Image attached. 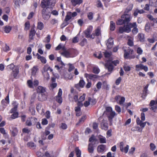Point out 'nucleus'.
<instances>
[{
	"label": "nucleus",
	"instance_id": "obj_60",
	"mask_svg": "<svg viewBox=\"0 0 157 157\" xmlns=\"http://www.w3.org/2000/svg\"><path fill=\"white\" fill-rule=\"evenodd\" d=\"M85 94H83L82 96L80 97L78 100V101L82 102L85 100Z\"/></svg>",
	"mask_w": 157,
	"mask_h": 157
},
{
	"label": "nucleus",
	"instance_id": "obj_35",
	"mask_svg": "<svg viewBox=\"0 0 157 157\" xmlns=\"http://www.w3.org/2000/svg\"><path fill=\"white\" fill-rule=\"evenodd\" d=\"M94 56L99 59H101L102 57V54L100 52H96L94 54Z\"/></svg>",
	"mask_w": 157,
	"mask_h": 157
},
{
	"label": "nucleus",
	"instance_id": "obj_58",
	"mask_svg": "<svg viewBox=\"0 0 157 157\" xmlns=\"http://www.w3.org/2000/svg\"><path fill=\"white\" fill-rule=\"evenodd\" d=\"M102 53L104 54L105 57H109L111 56V53L106 51L105 52H103Z\"/></svg>",
	"mask_w": 157,
	"mask_h": 157
},
{
	"label": "nucleus",
	"instance_id": "obj_10",
	"mask_svg": "<svg viewBox=\"0 0 157 157\" xmlns=\"http://www.w3.org/2000/svg\"><path fill=\"white\" fill-rule=\"evenodd\" d=\"M62 94V91L61 88L59 90L58 95L55 97L56 101L59 104H61L62 102V98L61 97Z\"/></svg>",
	"mask_w": 157,
	"mask_h": 157
},
{
	"label": "nucleus",
	"instance_id": "obj_44",
	"mask_svg": "<svg viewBox=\"0 0 157 157\" xmlns=\"http://www.w3.org/2000/svg\"><path fill=\"white\" fill-rule=\"evenodd\" d=\"M65 48L64 46L63 45L61 44H60L56 48V50H59L60 49H62V50L63 51V48Z\"/></svg>",
	"mask_w": 157,
	"mask_h": 157
},
{
	"label": "nucleus",
	"instance_id": "obj_12",
	"mask_svg": "<svg viewBox=\"0 0 157 157\" xmlns=\"http://www.w3.org/2000/svg\"><path fill=\"white\" fill-rule=\"evenodd\" d=\"M140 70H143L145 72H147L148 70V68L146 66H144L141 64L136 65V70L139 71Z\"/></svg>",
	"mask_w": 157,
	"mask_h": 157
},
{
	"label": "nucleus",
	"instance_id": "obj_2",
	"mask_svg": "<svg viewBox=\"0 0 157 157\" xmlns=\"http://www.w3.org/2000/svg\"><path fill=\"white\" fill-rule=\"evenodd\" d=\"M105 112L109 120L110 121H112L113 118L116 115L115 111H113L111 107H108L106 108Z\"/></svg>",
	"mask_w": 157,
	"mask_h": 157
},
{
	"label": "nucleus",
	"instance_id": "obj_20",
	"mask_svg": "<svg viewBox=\"0 0 157 157\" xmlns=\"http://www.w3.org/2000/svg\"><path fill=\"white\" fill-rule=\"evenodd\" d=\"M132 25L133 27H132V28H133L132 30V32L133 34H136L138 32V29L137 28V25L136 22L133 23Z\"/></svg>",
	"mask_w": 157,
	"mask_h": 157
},
{
	"label": "nucleus",
	"instance_id": "obj_29",
	"mask_svg": "<svg viewBox=\"0 0 157 157\" xmlns=\"http://www.w3.org/2000/svg\"><path fill=\"white\" fill-rule=\"evenodd\" d=\"M86 118V115L83 116L82 117L79 119V121L77 123L76 125H78L80 124L83 123Z\"/></svg>",
	"mask_w": 157,
	"mask_h": 157
},
{
	"label": "nucleus",
	"instance_id": "obj_42",
	"mask_svg": "<svg viewBox=\"0 0 157 157\" xmlns=\"http://www.w3.org/2000/svg\"><path fill=\"white\" fill-rule=\"evenodd\" d=\"M44 28V24L41 22H39L37 24V28L40 30H42Z\"/></svg>",
	"mask_w": 157,
	"mask_h": 157
},
{
	"label": "nucleus",
	"instance_id": "obj_45",
	"mask_svg": "<svg viewBox=\"0 0 157 157\" xmlns=\"http://www.w3.org/2000/svg\"><path fill=\"white\" fill-rule=\"evenodd\" d=\"M100 69L97 67H94L93 68V72L95 74H98L100 72Z\"/></svg>",
	"mask_w": 157,
	"mask_h": 157
},
{
	"label": "nucleus",
	"instance_id": "obj_54",
	"mask_svg": "<svg viewBox=\"0 0 157 157\" xmlns=\"http://www.w3.org/2000/svg\"><path fill=\"white\" fill-rule=\"evenodd\" d=\"M87 40L86 39L84 38L82 41L81 42L80 44L82 46H84V45L87 44Z\"/></svg>",
	"mask_w": 157,
	"mask_h": 157
},
{
	"label": "nucleus",
	"instance_id": "obj_30",
	"mask_svg": "<svg viewBox=\"0 0 157 157\" xmlns=\"http://www.w3.org/2000/svg\"><path fill=\"white\" fill-rule=\"evenodd\" d=\"M44 78L47 80L50 79L49 75L48 72H42Z\"/></svg>",
	"mask_w": 157,
	"mask_h": 157
},
{
	"label": "nucleus",
	"instance_id": "obj_15",
	"mask_svg": "<svg viewBox=\"0 0 157 157\" xmlns=\"http://www.w3.org/2000/svg\"><path fill=\"white\" fill-rule=\"evenodd\" d=\"M85 84V82L83 80H80L78 83L75 85V87L77 89L79 90L80 88H83Z\"/></svg>",
	"mask_w": 157,
	"mask_h": 157
},
{
	"label": "nucleus",
	"instance_id": "obj_3",
	"mask_svg": "<svg viewBox=\"0 0 157 157\" xmlns=\"http://www.w3.org/2000/svg\"><path fill=\"white\" fill-rule=\"evenodd\" d=\"M133 23H128L126 25H124L123 27H120L119 29V32L122 33L124 32L128 33L131 31V29L133 27Z\"/></svg>",
	"mask_w": 157,
	"mask_h": 157
},
{
	"label": "nucleus",
	"instance_id": "obj_50",
	"mask_svg": "<svg viewBox=\"0 0 157 157\" xmlns=\"http://www.w3.org/2000/svg\"><path fill=\"white\" fill-rule=\"evenodd\" d=\"M18 114L17 112L14 113L11 115L10 117L13 119H15L17 117Z\"/></svg>",
	"mask_w": 157,
	"mask_h": 157
},
{
	"label": "nucleus",
	"instance_id": "obj_26",
	"mask_svg": "<svg viewBox=\"0 0 157 157\" xmlns=\"http://www.w3.org/2000/svg\"><path fill=\"white\" fill-rule=\"evenodd\" d=\"M133 8V5L132 4L128 5L126 9L124 14H128V13L132 10Z\"/></svg>",
	"mask_w": 157,
	"mask_h": 157
},
{
	"label": "nucleus",
	"instance_id": "obj_63",
	"mask_svg": "<svg viewBox=\"0 0 157 157\" xmlns=\"http://www.w3.org/2000/svg\"><path fill=\"white\" fill-rule=\"evenodd\" d=\"M30 24L29 22H27L25 24V29L28 30L29 28Z\"/></svg>",
	"mask_w": 157,
	"mask_h": 157
},
{
	"label": "nucleus",
	"instance_id": "obj_1",
	"mask_svg": "<svg viewBox=\"0 0 157 157\" xmlns=\"http://www.w3.org/2000/svg\"><path fill=\"white\" fill-rule=\"evenodd\" d=\"M63 51L61 52V54L66 58L73 57H74L73 54L74 52V50L72 49H67L66 48H63Z\"/></svg>",
	"mask_w": 157,
	"mask_h": 157
},
{
	"label": "nucleus",
	"instance_id": "obj_11",
	"mask_svg": "<svg viewBox=\"0 0 157 157\" xmlns=\"http://www.w3.org/2000/svg\"><path fill=\"white\" fill-rule=\"evenodd\" d=\"M124 144L123 142H121L120 143V147L121 151L122 152H124L125 153H127L128 151L129 146L128 145H127L124 146Z\"/></svg>",
	"mask_w": 157,
	"mask_h": 157
},
{
	"label": "nucleus",
	"instance_id": "obj_38",
	"mask_svg": "<svg viewBox=\"0 0 157 157\" xmlns=\"http://www.w3.org/2000/svg\"><path fill=\"white\" fill-rule=\"evenodd\" d=\"M89 152L90 153H93L94 151V148L93 147V144H89L88 148Z\"/></svg>",
	"mask_w": 157,
	"mask_h": 157
},
{
	"label": "nucleus",
	"instance_id": "obj_33",
	"mask_svg": "<svg viewBox=\"0 0 157 157\" xmlns=\"http://www.w3.org/2000/svg\"><path fill=\"white\" fill-rule=\"evenodd\" d=\"M110 30L111 31L114 30L115 28V24L113 21H111L110 22Z\"/></svg>",
	"mask_w": 157,
	"mask_h": 157
},
{
	"label": "nucleus",
	"instance_id": "obj_27",
	"mask_svg": "<svg viewBox=\"0 0 157 157\" xmlns=\"http://www.w3.org/2000/svg\"><path fill=\"white\" fill-rule=\"evenodd\" d=\"M144 11L143 10H139L136 9L134 11L133 15L134 16L136 17L138 14V13L141 14L144 13Z\"/></svg>",
	"mask_w": 157,
	"mask_h": 157
},
{
	"label": "nucleus",
	"instance_id": "obj_49",
	"mask_svg": "<svg viewBox=\"0 0 157 157\" xmlns=\"http://www.w3.org/2000/svg\"><path fill=\"white\" fill-rule=\"evenodd\" d=\"M123 67L124 71H129L131 70L130 67L127 65H124Z\"/></svg>",
	"mask_w": 157,
	"mask_h": 157
},
{
	"label": "nucleus",
	"instance_id": "obj_6",
	"mask_svg": "<svg viewBox=\"0 0 157 157\" xmlns=\"http://www.w3.org/2000/svg\"><path fill=\"white\" fill-rule=\"evenodd\" d=\"M48 8H44L42 10L43 18L45 20H48L50 17V12L48 10Z\"/></svg>",
	"mask_w": 157,
	"mask_h": 157
},
{
	"label": "nucleus",
	"instance_id": "obj_9",
	"mask_svg": "<svg viewBox=\"0 0 157 157\" xmlns=\"http://www.w3.org/2000/svg\"><path fill=\"white\" fill-rule=\"evenodd\" d=\"M77 14V13L75 12L72 13L71 12H68L67 13L64 21L66 22H67L72 17H75Z\"/></svg>",
	"mask_w": 157,
	"mask_h": 157
},
{
	"label": "nucleus",
	"instance_id": "obj_53",
	"mask_svg": "<svg viewBox=\"0 0 157 157\" xmlns=\"http://www.w3.org/2000/svg\"><path fill=\"white\" fill-rule=\"evenodd\" d=\"M117 24L118 25H121L125 23L123 19H119L117 21Z\"/></svg>",
	"mask_w": 157,
	"mask_h": 157
},
{
	"label": "nucleus",
	"instance_id": "obj_19",
	"mask_svg": "<svg viewBox=\"0 0 157 157\" xmlns=\"http://www.w3.org/2000/svg\"><path fill=\"white\" fill-rule=\"evenodd\" d=\"M50 0H46L44 2L42 1L41 2L40 6L44 8H46V7L48 6L50 4Z\"/></svg>",
	"mask_w": 157,
	"mask_h": 157
},
{
	"label": "nucleus",
	"instance_id": "obj_52",
	"mask_svg": "<svg viewBox=\"0 0 157 157\" xmlns=\"http://www.w3.org/2000/svg\"><path fill=\"white\" fill-rule=\"evenodd\" d=\"M12 133L13 136H16L18 133V130L17 128H15L12 131Z\"/></svg>",
	"mask_w": 157,
	"mask_h": 157
},
{
	"label": "nucleus",
	"instance_id": "obj_48",
	"mask_svg": "<svg viewBox=\"0 0 157 157\" xmlns=\"http://www.w3.org/2000/svg\"><path fill=\"white\" fill-rule=\"evenodd\" d=\"M87 17L89 20H91L93 18V14L92 12H90L87 14Z\"/></svg>",
	"mask_w": 157,
	"mask_h": 157
},
{
	"label": "nucleus",
	"instance_id": "obj_13",
	"mask_svg": "<svg viewBox=\"0 0 157 157\" xmlns=\"http://www.w3.org/2000/svg\"><path fill=\"white\" fill-rule=\"evenodd\" d=\"M122 18L124 19V23H128L130 21L131 19V14H124L121 17Z\"/></svg>",
	"mask_w": 157,
	"mask_h": 157
},
{
	"label": "nucleus",
	"instance_id": "obj_64",
	"mask_svg": "<svg viewBox=\"0 0 157 157\" xmlns=\"http://www.w3.org/2000/svg\"><path fill=\"white\" fill-rule=\"evenodd\" d=\"M48 66L47 65H45L43 68V71L42 72H47L48 71Z\"/></svg>",
	"mask_w": 157,
	"mask_h": 157
},
{
	"label": "nucleus",
	"instance_id": "obj_21",
	"mask_svg": "<svg viewBox=\"0 0 157 157\" xmlns=\"http://www.w3.org/2000/svg\"><path fill=\"white\" fill-rule=\"evenodd\" d=\"M133 52V50L131 49H128V50L127 51L126 50L124 51V56L125 58H128V56L130 54H132Z\"/></svg>",
	"mask_w": 157,
	"mask_h": 157
},
{
	"label": "nucleus",
	"instance_id": "obj_62",
	"mask_svg": "<svg viewBox=\"0 0 157 157\" xmlns=\"http://www.w3.org/2000/svg\"><path fill=\"white\" fill-rule=\"evenodd\" d=\"M27 83L28 86L30 88L33 87V83L31 80H29L27 81Z\"/></svg>",
	"mask_w": 157,
	"mask_h": 157
},
{
	"label": "nucleus",
	"instance_id": "obj_8",
	"mask_svg": "<svg viewBox=\"0 0 157 157\" xmlns=\"http://www.w3.org/2000/svg\"><path fill=\"white\" fill-rule=\"evenodd\" d=\"M37 121V119L34 117L28 118L26 122V124L29 126H31L33 124H35Z\"/></svg>",
	"mask_w": 157,
	"mask_h": 157
},
{
	"label": "nucleus",
	"instance_id": "obj_61",
	"mask_svg": "<svg viewBox=\"0 0 157 157\" xmlns=\"http://www.w3.org/2000/svg\"><path fill=\"white\" fill-rule=\"evenodd\" d=\"M96 3L97 7L101 8L103 6L100 1L98 0L97 1Z\"/></svg>",
	"mask_w": 157,
	"mask_h": 157
},
{
	"label": "nucleus",
	"instance_id": "obj_39",
	"mask_svg": "<svg viewBox=\"0 0 157 157\" xmlns=\"http://www.w3.org/2000/svg\"><path fill=\"white\" fill-rule=\"evenodd\" d=\"M138 36L140 41L143 42L144 41V37L143 34L139 33L138 35Z\"/></svg>",
	"mask_w": 157,
	"mask_h": 157
},
{
	"label": "nucleus",
	"instance_id": "obj_5",
	"mask_svg": "<svg viewBox=\"0 0 157 157\" xmlns=\"http://www.w3.org/2000/svg\"><path fill=\"white\" fill-rule=\"evenodd\" d=\"M71 93L68 95L69 99L70 101L77 102L78 100V95L76 93L74 90L72 88L71 90Z\"/></svg>",
	"mask_w": 157,
	"mask_h": 157
},
{
	"label": "nucleus",
	"instance_id": "obj_24",
	"mask_svg": "<svg viewBox=\"0 0 157 157\" xmlns=\"http://www.w3.org/2000/svg\"><path fill=\"white\" fill-rule=\"evenodd\" d=\"M82 2V0H71V2L73 6L79 5Z\"/></svg>",
	"mask_w": 157,
	"mask_h": 157
},
{
	"label": "nucleus",
	"instance_id": "obj_57",
	"mask_svg": "<svg viewBox=\"0 0 157 157\" xmlns=\"http://www.w3.org/2000/svg\"><path fill=\"white\" fill-rule=\"evenodd\" d=\"M150 146L151 150L152 151L154 150L156 148V146L153 143H151Z\"/></svg>",
	"mask_w": 157,
	"mask_h": 157
},
{
	"label": "nucleus",
	"instance_id": "obj_23",
	"mask_svg": "<svg viewBox=\"0 0 157 157\" xmlns=\"http://www.w3.org/2000/svg\"><path fill=\"white\" fill-rule=\"evenodd\" d=\"M35 33L36 31L33 28L31 29L29 34V38L30 39L32 40L33 39L34 36L35 35Z\"/></svg>",
	"mask_w": 157,
	"mask_h": 157
},
{
	"label": "nucleus",
	"instance_id": "obj_56",
	"mask_svg": "<svg viewBox=\"0 0 157 157\" xmlns=\"http://www.w3.org/2000/svg\"><path fill=\"white\" fill-rule=\"evenodd\" d=\"M88 100L90 101L92 105L95 104L96 103V101L95 99H92L90 97L88 98Z\"/></svg>",
	"mask_w": 157,
	"mask_h": 157
},
{
	"label": "nucleus",
	"instance_id": "obj_40",
	"mask_svg": "<svg viewBox=\"0 0 157 157\" xmlns=\"http://www.w3.org/2000/svg\"><path fill=\"white\" fill-rule=\"evenodd\" d=\"M27 145L28 147H30L33 149H35L36 147V146L34 143L33 142H29L27 144Z\"/></svg>",
	"mask_w": 157,
	"mask_h": 157
},
{
	"label": "nucleus",
	"instance_id": "obj_36",
	"mask_svg": "<svg viewBox=\"0 0 157 157\" xmlns=\"http://www.w3.org/2000/svg\"><path fill=\"white\" fill-rule=\"evenodd\" d=\"M38 68L34 66L32 69V75H35L37 71Z\"/></svg>",
	"mask_w": 157,
	"mask_h": 157
},
{
	"label": "nucleus",
	"instance_id": "obj_37",
	"mask_svg": "<svg viewBox=\"0 0 157 157\" xmlns=\"http://www.w3.org/2000/svg\"><path fill=\"white\" fill-rule=\"evenodd\" d=\"M15 67L14 65L13 64H11L7 67L6 69L8 71L12 70Z\"/></svg>",
	"mask_w": 157,
	"mask_h": 157
},
{
	"label": "nucleus",
	"instance_id": "obj_14",
	"mask_svg": "<svg viewBox=\"0 0 157 157\" xmlns=\"http://www.w3.org/2000/svg\"><path fill=\"white\" fill-rule=\"evenodd\" d=\"M84 76L87 78V80H88V79H89L94 80L96 78H97L98 77V76L96 75L92 74H88L87 73L85 74Z\"/></svg>",
	"mask_w": 157,
	"mask_h": 157
},
{
	"label": "nucleus",
	"instance_id": "obj_59",
	"mask_svg": "<svg viewBox=\"0 0 157 157\" xmlns=\"http://www.w3.org/2000/svg\"><path fill=\"white\" fill-rule=\"evenodd\" d=\"M115 110L117 112H118V113H120L121 111V109L120 107L117 105H116L115 106Z\"/></svg>",
	"mask_w": 157,
	"mask_h": 157
},
{
	"label": "nucleus",
	"instance_id": "obj_32",
	"mask_svg": "<svg viewBox=\"0 0 157 157\" xmlns=\"http://www.w3.org/2000/svg\"><path fill=\"white\" fill-rule=\"evenodd\" d=\"M4 29L5 32L6 33H8L11 30V28L10 26H6L4 27Z\"/></svg>",
	"mask_w": 157,
	"mask_h": 157
},
{
	"label": "nucleus",
	"instance_id": "obj_46",
	"mask_svg": "<svg viewBox=\"0 0 157 157\" xmlns=\"http://www.w3.org/2000/svg\"><path fill=\"white\" fill-rule=\"evenodd\" d=\"M125 101V98L123 97H121L118 103L120 105H123Z\"/></svg>",
	"mask_w": 157,
	"mask_h": 157
},
{
	"label": "nucleus",
	"instance_id": "obj_4",
	"mask_svg": "<svg viewBox=\"0 0 157 157\" xmlns=\"http://www.w3.org/2000/svg\"><path fill=\"white\" fill-rule=\"evenodd\" d=\"M119 61L118 60H114L113 61H108L105 64V66L106 68L108 69L109 71L111 72L112 71L113 69V64L115 66L119 63Z\"/></svg>",
	"mask_w": 157,
	"mask_h": 157
},
{
	"label": "nucleus",
	"instance_id": "obj_34",
	"mask_svg": "<svg viewBox=\"0 0 157 157\" xmlns=\"http://www.w3.org/2000/svg\"><path fill=\"white\" fill-rule=\"evenodd\" d=\"M133 38L132 37H130L128 39V45L131 46L133 45Z\"/></svg>",
	"mask_w": 157,
	"mask_h": 157
},
{
	"label": "nucleus",
	"instance_id": "obj_17",
	"mask_svg": "<svg viewBox=\"0 0 157 157\" xmlns=\"http://www.w3.org/2000/svg\"><path fill=\"white\" fill-rule=\"evenodd\" d=\"M62 78L66 80H71L73 78V76L71 74H69L67 72H64L62 76Z\"/></svg>",
	"mask_w": 157,
	"mask_h": 157
},
{
	"label": "nucleus",
	"instance_id": "obj_7",
	"mask_svg": "<svg viewBox=\"0 0 157 157\" xmlns=\"http://www.w3.org/2000/svg\"><path fill=\"white\" fill-rule=\"evenodd\" d=\"M92 30V26H90L84 32L86 37L94 39V37L92 36V34L91 35L90 34Z\"/></svg>",
	"mask_w": 157,
	"mask_h": 157
},
{
	"label": "nucleus",
	"instance_id": "obj_18",
	"mask_svg": "<svg viewBox=\"0 0 157 157\" xmlns=\"http://www.w3.org/2000/svg\"><path fill=\"white\" fill-rule=\"evenodd\" d=\"M101 29L99 27H98L95 30L94 33L92 34V36L95 38V36H98L101 35Z\"/></svg>",
	"mask_w": 157,
	"mask_h": 157
},
{
	"label": "nucleus",
	"instance_id": "obj_47",
	"mask_svg": "<svg viewBox=\"0 0 157 157\" xmlns=\"http://www.w3.org/2000/svg\"><path fill=\"white\" fill-rule=\"evenodd\" d=\"M137 53L139 55H141L143 54V50L140 47H138L136 50Z\"/></svg>",
	"mask_w": 157,
	"mask_h": 157
},
{
	"label": "nucleus",
	"instance_id": "obj_43",
	"mask_svg": "<svg viewBox=\"0 0 157 157\" xmlns=\"http://www.w3.org/2000/svg\"><path fill=\"white\" fill-rule=\"evenodd\" d=\"M75 151L77 157H81V151L78 148H75Z\"/></svg>",
	"mask_w": 157,
	"mask_h": 157
},
{
	"label": "nucleus",
	"instance_id": "obj_16",
	"mask_svg": "<svg viewBox=\"0 0 157 157\" xmlns=\"http://www.w3.org/2000/svg\"><path fill=\"white\" fill-rule=\"evenodd\" d=\"M113 44V40L112 38H109L107 41L106 45L108 48L110 49L112 48Z\"/></svg>",
	"mask_w": 157,
	"mask_h": 157
},
{
	"label": "nucleus",
	"instance_id": "obj_22",
	"mask_svg": "<svg viewBox=\"0 0 157 157\" xmlns=\"http://www.w3.org/2000/svg\"><path fill=\"white\" fill-rule=\"evenodd\" d=\"M36 56L37 59H40L42 63H46V60L45 57L41 56L38 53L36 54Z\"/></svg>",
	"mask_w": 157,
	"mask_h": 157
},
{
	"label": "nucleus",
	"instance_id": "obj_55",
	"mask_svg": "<svg viewBox=\"0 0 157 157\" xmlns=\"http://www.w3.org/2000/svg\"><path fill=\"white\" fill-rule=\"evenodd\" d=\"M68 65L69 66V67L68 71L69 72H70L74 69V67L72 64L71 63H69L68 64Z\"/></svg>",
	"mask_w": 157,
	"mask_h": 157
},
{
	"label": "nucleus",
	"instance_id": "obj_28",
	"mask_svg": "<svg viewBox=\"0 0 157 157\" xmlns=\"http://www.w3.org/2000/svg\"><path fill=\"white\" fill-rule=\"evenodd\" d=\"M37 92L41 93H44L45 91L44 88L40 86H39L38 87L37 89Z\"/></svg>",
	"mask_w": 157,
	"mask_h": 157
},
{
	"label": "nucleus",
	"instance_id": "obj_31",
	"mask_svg": "<svg viewBox=\"0 0 157 157\" xmlns=\"http://www.w3.org/2000/svg\"><path fill=\"white\" fill-rule=\"evenodd\" d=\"M105 148V146L104 145H101L99 146L98 147V152H103Z\"/></svg>",
	"mask_w": 157,
	"mask_h": 157
},
{
	"label": "nucleus",
	"instance_id": "obj_51",
	"mask_svg": "<svg viewBox=\"0 0 157 157\" xmlns=\"http://www.w3.org/2000/svg\"><path fill=\"white\" fill-rule=\"evenodd\" d=\"M101 127L102 129L105 130H106L108 128V126L107 124L106 123H104L102 122L101 124Z\"/></svg>",
	"mask_w": 157,
	"mask_h": 157
},
{
	"label": "nucleus",
	"instance_id": "obj_41",
	"mask_svg": "<svg viewBox=\"0 0 157 157\" xmlns=\"http://www.w3.org/2000/svg\"><path fill=\"white\" fill-rule=\"evenodd\" d=\"M99 140L101 143L104 144L106 143V140L105 138L101 136L99 138Z\"/></svg>",
	"mask_w": 157,
	"mask_h": 157
},
{
	"label": "nucleus",
	"instance_id": "obj_25",
	"mask_svg": "<svg viewBox=\"0 0 157 157\" xmlns=\"http://www.w3.org/2000/svg\"><path fill=\"white\" fill-rule=\"evenodd\" d=\"M45 155L46 157H54L53 152L52 151H46L45 152Z\"/></svg>",
	"mask_w": 157,
	"mask_h": 157
}]
</instances>
